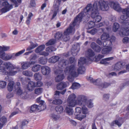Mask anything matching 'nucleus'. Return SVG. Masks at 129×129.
<instances>
[{
	"mask_svg": "<svg viewBox=\"0 0 129 129\" xmlns=\"http://www.w3.org/2000/svg\"><path fill=\"white\" fill-rule=\"evenodd\" d=\"M80 13L82 14V18L85 15V16L89 18L91 15L92 18L94 19V21L96 22H100L101 19V16L99 15V13L98 10L96 9H94L92 7L91 4H88L86 7L84 9V12H82Z\"/></svg>",
	"mask_w": 129,
	"mask_h": 129,
	"instance_id": "obj_1",
	"label": "nucleus"
},
{
	"mask_svg": "<svg viewBox=\"0 0 129 129\" xmlns=\"http://www.w3.org/2000/svg\"><path fill=\"white\" fill-rule=\"evenodd\" d=\"M82 13L79 14L75 18L72 24H71L69 27L64 31L62 36V40L63 41L66 42L68 41L70 39L69 35L70 34L74 33L75 29L74 27L76 24H78L81 21L82 17Z\"/></svg>",
	"mask_w": 129,
	"mask_h": 129,
	"instance_id": "obj_2",
	"label": "nucleus"
},
{
	"mask_svg": "<svg viewBox=\"0 0 129 129\" xmlns=\"http://www.w3.org/2000/svg\"><path fill=\"white\" fill-rule=\"evenodd\" d=\"M64 72L67 75H68L67 77L68 80L72 82L74 81V77L78 76L76 65H71L66 68Z\"/></svg>",
	"mask_w": 129,
	"mask_h": 129,
	"instance_id": "obj_3",
	"label": "nucleus"
},
{
	"mask_svg": "<svg viewBox=\"0 0 129 129\" xmlns=\"http://www.w3.org/2000/svg\"><path fill=\"white\" fill-rule=\"evenodd\" d=\"M0 65V72L4 74L13 76L17 73V71L13 70L15 68L13 65Z\"/></svg>",
	"mask_w": 129,
	"mask_h": 129,
	"instance_id": "obj_4",
	"label": "nucleus"
},
{
	"mask_svg": "<svg viewBox=\"0 0 129 129\" xmlns=\"http://www.w3.org/2000/svg\"><path fill=\"white\" fill-rule=\"evenodd\" d=\"M56 65L54 68L55 74H58L55 78V81L56 82H59L62 81L64 78V76L62 73L63 66L66 65Z\"/></svg>",
	"mask_w": 129,
	"mask_h": 129,
	"instance_id": "obj_5",
	"label": "nucleus"
},
{
	"mask_svg": "<svg viewBox=\"0 0 129 129\" xmlns=\"http://www.w3.org/2000/svg\"><path fill=\"white\" fill-rule=\"evenodd\" d=\"M108 2L103 0H100L99 2L96 1L92 5V8L98 10L100 9L102 11H107L109 8Z\"/></svg>",
	"mask_w": 129,
	"mask_h": 129,
	"instance_id": "obj_6",
	"label": "nucleus"
},
{
	"mask_svg": "<svg viewBox=\"0 0 129 129\" xmlns=\"http://www.w3.org/2000/svg\"><path fill=\"white\" fill-rule=\"evenodd\" d=\"M95 55L94 52L91 49H89L86 53V55L87 57L89 58H88V61H87L86 59L84 57H81L79 59L78 64H90L89 61H90L91 59L90 57H91Z\"/></svg>",
	"mask_w": 129,
	"mask_h": 129,
	"instance_id": "obj_7",
	"label": "nucleus"
},
{
	"mask_svg": "<svg viewBox=\"0 0 129 129\" xmlns=\"http://www.w3.org/2000/svg\"><path fill=\"white\" fill-rule=\"evenodd\" d=\"M76 98V95L74 94L70 95L68 97L67 100V106L73 107H74L76 104L77 101L75 99Z\"/></svg>",
	"mask_w": 129,
	"mask_h": 129,
	"instance_id": "obj_8",
	"label": "nucleus"
},
{
	"mask_svg": "<svg viewBox=\"0 0 129 129\" xmlns=\"http://www.w3.org/2000/svg\"><path fill=\"white\" fill-rule=\"evenodd\" d=\"M88 100L87 97L84 95L79 96L77 99V104L82 106H85Z\"/></svg>",
	"mask_w": 129,
	"mask_h": 129,
	"instance_id": "obj_9",
	"label": "nucleus"
},
{
	"mask_svg": "<svg viewBox=\"0 0 129 129\" xmlns=\"http://www.w3.org/2000/svg\"><path fill=\"white\" fill-rule=\"evenodd\" d=\"M13 54H6L4 51L0 52V58L5 60H7L13 59Z\"/></svg>",
	"mask_w": 129,
	"mask_h": 129,
	"instance_id": "obj_10",
	"label": "nucleus"
},
{
	"mask_svg": "<svg viewBox=\"0 0 129 129\" xmlns=\"http://www.w3.org/2000/svg\"><path fill=\"white\" fill-rule=\"evenodd\" d=\"M37 58V55L36 54L32 55L30 57V61L29 62H22L21 63V64H34L36 63V62L35 60Z\"/></svg>",
	"mask_w": 129,
	"mask_h": 129,
	"instance_id": "obj_11",
	"label": "nucleus"
},
{
	"mask_svg": "<svg viewBox=\"0 0 129 129\" xmlns=\"http://www.w3.org/2000/svg\"><path fill=\"white\" fill-rule=\"evenodd\" d=\"M3 5L4 7L1 10V11L3 13L9 11L12 8V5L9 4L7 2H3Z\"/></svg>",
	"mask_w": 129,
	"mask_h": 129,
	"instance_id": "obj_12",
	"label": "nucleus"
},
{
	"mask_svg": "<svg viewBox=\"0 0 129 129\" xmlns=\"http://www.w3.org/2000/svg\"><path fill=\"white\" fill-rule=\"evenodd\" d=\"M54 9L51 11L50 13H53L51 19L52 20L56 16L59 10V4H54L53 6Z\"/></svg>",
	"mask_w": 129,
	"mask_h": 129,
	"instance_id": "obj_13",
	"label": "nucleus"
},
{
	"mask_svg": "<svg viewBox=\"0 0 129 129\" xmlns=\"http://www.w3.org/2000/svg\"><path fill=\"white\" fill-rule=\"evenodd\" d=\"M115 40V38L114 36L111 37L110 40H107L104 41L103 44V46L104 47H110L112 45V42H114Z\"/></svg>",
	"mask_w": 129,
	"mask_h": 129,
	"instance_id": "obj_14",
	"label": "nucleus"
},
{
	"mask_svg": "<svg viewBox=\"0 0 129 129\" xmlns=\"http://www.w3.org/2000/svg\"><path fill=\"white\" fill-rule=\"evenodd\" d=\"M110 5L111 8H113L116 11L120 12L121 10V8L117 3L111 2L110 3Z\"/></svg>",
	"mask_w": 129,
	"mask_h": 129,
	"instance_id": "obj_15",
	"label": "nucleus"
},
{
	"mask_svg": "<svg viewBox=\"0 0 129 129\" xmlns=\"http://www.w3.org/2000/svg\"><path fill=\"white\" fill-rule=\"evenodd\" d=\"M78 76L79 74H83L85 73L86 69L83 65H76Z\"/></svg>",
	"mask_w": 129,
	"mask_h": 129,
	"instance_id": "obj_16",
	"label": "nucleus"
},
{
	"mask_svg": "<svg viewBox=\"0 0 129 129\" xmlns=\"http://www.w3.org/2000/svg\"><path fill=\"white\" fill-rule=\"evenodd\" d=\"M41 71L42 74L44 75H48L51 72L50 69L46 66H43L41 68Z\"/></svg>",
	"mask_w": 129,
	"mask_h": 129,
	"instance_id": "obj_17",
	"label": "nucleus"
},
{
	"mask_svg": "<svg viewBox=\"0 0 129 129\" xmlns=\"http://www.w3.org/2000/svg\"><path fill=\"white\" fill-rule=\"evenodd\" d=\"M97 85L99 86L100 88L101 89L106 88L111 85V83L106 82H102L101 80L100 83H98Z\"/></svg>",
	"mask_w": 129,
	"mask_h": 129,
	"instance_id": "obj_18",
	"label": "nucleus"
},
{
	"mask_svg": "<svg viewBox=\"0 0 129 129\" xmlns=\"http://www.w3.org/2000/svg\"><path fill=\"white\" fill-rule=\"evenodd\" d=\"M48 100L50 103L54 105H60L62 104V100L59 99H55L53 100L51 99H49Z\"/></svg>",
	"mask_w": 129,
	"mask_h": 129,
	"instance_id": "obj_19",
	"label": "nucleus"
},
{
	"mask_svg": "<svg viewBox=\"0 0 129 129\" xmlns=\"http://www.w3.org/2000/svg\"><path fill=\"white\" fill-rule=\"evenodd\" d=\"M79 50V46L74 45L71 50L72 55L73 56L76 55L78 52Z\"/></svg>",
	"mask_w": 129,
	"mask_h": 129,
	"instance_id": "obj_20",
	"label": "nucleus"
},
{
	"mask_svg": "<svg viewBox=\"0 0 129 129\" xmlns=\"http://www.w3.org/2000/svg\"><path fill=\"white\" fill-rule=\"evenodd\" d=\"M35 83L33 81H30L28 82L27 86V89L29 91L33 90L35 86Z\"/></svg>",
	"mask_w": 129,
	"mask_h": 129,
	"instance_id": "obj_21",
	"label": "nucleus"
},
{
	"mask_svg": "<svg viewBox=\"0 0 129 129\" xmlns=\"http://www.w3.org/2000/svg\"><path fill=\"white\" fill-rule=\"evenodd\" d=\"M76 60L75 58L73 57L70 58L69 59V61L68 60H66L64 59H63L62 61V63L63 64H67L68 63L72 64V63H75Z\"/></svg>",
	"mask_w": 129,
	"mask_h": 129,
	"instance_id": "obj_22",
	"label": "nucleus"
},
{
	"mask_svg": "<svg viewBox=\"0 0 129 129\" xmlns=\"http://www.w3.org/2000/svg\"><path fill=\"white\" fill-rule=\"evenodd\" d=\"M114 59L113 57H109L103 59L100 61V63L102 64H109L110 63V61Z\"/></svg>",
	"mask_w": 129,
	"mask_h": 129,
	"instance_id": "obj_23",
	"label": "nucleus"
},
{
	"mask_svg": "<svg viewBox=\"0 0 129 129\" xmlns=\"http://www.w3.org/2000/svg\"><path fill=\"white\" fill-rule=\"evenodd\" d=\"M15 82L13 81H10L7 86L8 90L10 92L11 91L14 87Z\"/></svg>",
	"mask_w": 129,
	"mask_h": 129,
	"instance_id": "obj_24",
	"label": "nucleus"
},
{
	"mask_svg": "<svg viewBox=\"0 0 129 129\" xmlns=\"http://www.w3.org/2000/svg\"><path fill=\"white\" fill-rule=\"evenodd\" d=\"M59 57L58 56H53L49 58L48 61L51 63H54L58 61Z\"/></svg>",
	"mask_w": 129,
	"mask_h": 129,
	"instance_id": "obj_25",
	"label": "nucleus"
},
{
	"mask_svg": "<svg viewBox=\"0 0 129 129\" xmlns=\"http://www.w3.org/2000/svg\"><path fill=\"white\" fill-rule=\"evenodd\" d=\"M7 119L5 116H3L0 118V127L1 128L3 127V125L7 122Z\"/></svg>",
	"mask_w": 129,
	"mask_h": 129,
	"instance_id": "obj_26",
	"label": "nucleus"
},
{
	"mask_svg": "<svg viewBox=\"0 0 129 129\" xmlns=\"http://www.w3.org/2000/svg\"><path fill=\"white\" fill-rule=\"evenodd\" d=\"M72 107L67 106L65 108L64 111L69 115H71L73 114V111Z\"/></svg>",
	"mask_w": 129,
	"mask_h": 129,
	"instance_id": "obj_27",
	"label": "nucleus"
},
{
	"mask_svg": "<svg viewBox=\"0 0 129 129\" xmlns=\"http://www.w3.org/2000/svg\"><path fill=\"white\" fill-rule=\"evenodd\" d=\"M88 80L90 82L93 83L95 85H97L98 83H100L101 81V79H98L96 80H93L92 77H89L88 79Z\"/></svg>",
	"mask_w": 129,
	"mask_h": 129,
	"instance_id": "obj_28",
	"label": "nucleus"
},
{
	"mask_svg": "<svg viewBox=\"0 0 129 129\" xmlns=\"http://www.w3.org/2000/svg\"><path fill=\"white\" fill-rule=\"evenodd\" d=\"M112 48L109 47L108 48H103L102 51V53L103 54H107L109 53L112 50Z\"/></svg>",
	"mask_w": 129,
	"mask_h": 129,
	"instance_id": "obj_29",
	"label": "nucleus"
},
{
	"mask_svg": "<svg viewBox=\"0 0 129 129\" xmlns=\"http://www.w3.org/2000/svg\"><path fill=\"white\" fill-rule=\"evenodd\" d=\"M45 47L44 45H41L37 48L35 50V52L36 53H40L41 51L44 49Z\"/></svg>",
	"mask_w": 129,
	"mask_h": 129,
	"instance_id": "obj_30",
	"label": "nucleus"
},
{
	"mask_svg": "<svg viewBox=\"0 0 129 129\" xmlns=\"http://www.w3.org/2000/svg\"><path fill=\"white\" fill-rule=\"evenodd\" d=\"M41 68L40 65H34L32 67L31 70L33 72H36L39 71Z\"/></svg>",
	"mask_w": 129,
	"mask_h": 129,
	"instance_id": "obj_31",
	"label": "nucleus"
},
{
	"mask_svg": "<svg viewBox=\"0 0 129 129\" xmlns=\"http://www.w3.org/2000/svg\"><path fill=\"white\" fill-rule=\"evenodd\" d=\"M122 12L123 14L126 15L127 17L129 18V5L127 8L123 9Z\"/></svg>",
	"mask_w": 129,
	"mask_h": 129,
	"instance_id": "obj_32",
	"label": "nucleus"
},
{
	"mask_svg": "<svg viewBox=\"0 0 129 129\" xmlns=\"http://www.w3.org/2000/svg\"><path fill=\"white\" fill-rule=\"evenodd\" d=\"M120 122H119L117 120H115L114 121H113L112 123L111 124V125L112 126H113L114 124H116L118 125L119 126H121L122 124V123L123 122V118L121 119V121H119Z\"/></svg>",
	"mask_w": 129,
	"mask_h": 129,
	"instance_id": "obj_33",
	"label": "nucleus"
},
{
	"mask_svg": "<svg viewBox=\"0 0 129 129\" xmlns=\"http://www.w3.org/2000/svg\"><path fill=\"white\" fill-rule=\"evenodd\" d=\"M22 73L25 76L28 77H32L33 76V73L31 71L26 70L23 71Z\"/></svg>",
	"mask_w": 129,
	"mask_h": 129,
	"instance_id": "obj_34",
	"label": "nucleus"
},
{
	"mask_svg": "<svg viewBox=\"0 0 129 129\" xmlns=\"http://www.w3.org/2000/svg\"><path fill=\"white\" fill-rule=\"evenodd\" d=\"M35 80H40L42 79L41 75L39 73H36L34 75Z\"/></svg>",
	"mask_w": 129,
	"mask_h": 129,
	"instance_id": "obj_35",
	"label": "nucleus"
},
{
	"mask_svg": "<svg viewBox=\"0 0 129 129\" xmlns=\"http://www.w3.org/2000/svg\"><path fill=\"white\" fill-rule=\"evenodd\" d=\"M46 106L43 104H40L38 105L37 110L39 112H40L46 109Z\"/></svg>",
	"mask_w": 129,
	"mask_h": 129,
	"instance_id": "obj_36",
	"label": "nucleus"
},
{
	"mask_svg": "<svg viewBox=\"0 0 129 129\" xmlns=\"http://www.w3.org/2000/svg\"><path fill=\"white\" fill-rule=\"evenodd\" d=\"M66 91V89H65L62 91H56L54 95L57 96V97L58 98H60V94L62 95L64 94Z\"/></svg>",
	"mask_w": 129,
	"mask_h": 129,
	"instance_id": "obj_37",
	"label": "nucleus"
},
{
	"mask_svg": "<svg viewBox=\"0 0 129 129\" xmlns=\"http://www.w3.org/2000/svg\"><path fill=\"white\" fill-rule=\"evenodd\" d=\"M109 37V36L108 34L104 33L101 36V38L102 40H105L108 39Z\"/></svg>",
	"mask_w": 129,
	"mask_h": 129,
	"instance_id": "obj_38",
	"label": "nucleus"
},
{
	"mask_svg": "<svg viewBox=\"0 0 129 129\" xmlns=\"http://www.w3.org/2000/svg\"><path fill=\"white\" fill-rule=\"evenodd\" d=\"M55 110L58 113H60L63 112V109L62 106H58L55 108Z\"/></svg>",
	"mask_w": 129,
	"mask_h": 129,
	"instance_id": "obj_39",
	"label": "nucleus"
},
{
	"mask_svg": "<svg viewBox=\"0 0 129 129\" xmlns=\"http://www.w3.org/2000/svg\"><path fill=\"white\" fill-rule=\"evenodd\" d=\"M39 62L40 63L42 64H45L47 62V59L44 58V57L40 58L39 59Z\"/></svg>",
	"mask_w": 129,
	"mask_h": 129,
	"instance_id": "obj_40",
	"label": "nucleus"
},
{
	"mask_svg": "<svg viewBox=\"0 0 129 129\" xmlns=\"http://www.w3.org/2000/svg\"><path fill=\"white\" fill-rule=\"evenodd\" d=\"M25 49H24L18 52L17 53L15 54L14 53L12 54L14 55L13 56V59H14L15 58V56L17 57L18 56H19L20 55L22 54L25 52Z\"/></svg>",
	"mask_w": 129,
	"mask_h": 129,
	"instance_id": "obj_41",
	"label": "nucleus"
},
{
	"mask_svg": "<svg viewBox=\"0 0 129 129\" xmlns=\"http://www.w3.org/2000/svg\"><path fill=\"white\" fill-rule=\"evenodd\" d=\"M62 33L61 32H57L55 35V38L56 40L60 39L62 36Z\"/></svg>",
	"mask_w": 129,
	"mask_h": 129,
	"instance_id": "obj_42",
	"label": "nucleus"
},
{
	"mask_svg": "<svg viewBox=\"0 0 129 129\" xmlns=\"http://www.w3.org/2000/svg\"><path fill=\"white\" fill-rule=\"evenodd\" d=\"M33 15V14L31 13H30L28 14V16L27 18V20L26 21V23L27 25H29L30 24L31 17H32Z\"/></svg>",
	"mask_w": 129,
	"mask_h": 129,
	"instance_id": "obj_43",
	"label": "nucleus"
},
{
	"mask_svg": "<svg viewBox=\"0 0 129 129\" xmlns=\"http://www.w3.org/2000/svg\"><path fill=\"white\" fill-rule=\"evenodd\" d=\"M56 48L53 46H50L46 48V51L50 52L56 50Z\"/></svg>",
	"mask_w": 129,
	"mask_h": 129,
	"instance_id": "obj_44",
	"label": "nucleus"
},
{
	"mask_svg": "<svg viewBox=\"0 0 129 129\" xmlns=\"http://www.w3.org/2000/svg\"><path fill=\"white\" fill-rule=\"evenodd\" d=\"M119 28V24L117 23H114L113 27V30L114 32L116 31Z\"/></svg>",
	"mask_w": 129,
	"mask_h": 129,
	"instance_id": "obj_45",
	"label": "nucleus"
},
{
	"mask_svg": "<svg viewBox=\"0 0 129 129\" xmlns=\"http://www.w3.org/2000/svg\"><path fill=\"white\" fill-rule=\"evenodd\" d=\"M43 91V89L42 88H37L35 90V93L39 95Z\"/></svg>",
	"mask_w": 129,
	"mask_h": 129,
	"instance_id": "obj_46",
	"label": "nucleus"
},
{
	"mask_svg": "<svg viewBox=\"0 0 129 129\" xmlns=\"http://www.w3.org/2000/svg\"><path fill=\"white\" fill-rule=\"evenodd\" d=\"M20 97L23 99H27L28 97V94L27 92H23L20 96Z\"/></svg>",
	"mask_w": 129,
	"mask_h": 129,
	"instance_id": "obj_47",
	"label": "nucleus"
},
{
	"mask_svg": "<svg viewBox=\"0 0 129 129\" xmlns=\"http://www.w3.org/2000/svg\"><path fill=\"white\" fill-rule=\"evenodd\" d=\"M56 42V40L53 39L49 40L48 42L46 43L45 45L46 46H48L54 44Z\"/></svg>",
	"mask_w": 129,
	"mask_h": 129,
	"instance_id": "obj_48",
	"label": "nucleus"
},
{
	"mask_svg": "<svg viewBox=\"0 0 129 129\" xmlns=\"http://www.w3.org/2000/svg\"><path fill=\"white\" fill-rule=\"evenodd\" d=\"M87 102L85 104V106H87L89 108H91L93 106V104L91 100H88Z\"/></svg>",
	"mask_w": 129,
	"mask_h": 129,
	"instance_id": "obj_49",
	"label": "nucleus"
},
{
	"mask_svg": "<svg viewBox=\"0 0 129 129\" xmlns=\"http://www.w3.org/2000/svg\"><path fill=\"white\" fill-rule=\"evenodd\" d=\"M38 105H34L32 106L30 109V112H34L37 109Z\"/></svg>",
	"mask_w": 129,
	"mask_h": 129,
	"instance_id": "obj_50",
	"label": "nucleus"
},
{
	"mask_svg": "<svg viewBox=\"0 0 129 129\" xmlns=\"http://www.w3.org/2000/svg\"><path fill=\"white\" fill-rule=\"evenodd\" d=\"M37 44H34L33 43L31 44L30 46L27 48L26 49L27 51H29L32 49L38 46Z\"/></svg>",
	"mask_w": 129,
	"mask_h": 129,
	"instance_id": "obj_51",
	"label": "nucleus"
},
{
	"mask_svg": "<svg viewBox=\"0 0 129 129\" xmlns=\"http://www.w3.org/2000/svg\"><path fill=\"white\" fill-rule=\"evenodd\" d=\"M80 87V84L77 83H75L72 84V88L73 89H75Z\"/></svg>",
	"mask_w": 129,
	"mask_h": 129,
	"instance_id": "obj_52",
	"label": "nucleus"
},
{
	"mask_svg": "<svg viewBox=\"0 0 129 129\" xmlns=\"http://www.w3.org/2000/svg\"><path fill=\"white\" fill-rule=\"evenodd\" d=\"M6 82L4 81H0V88H4L6 86Z\"/></svg>",
	"mask_w": 129,
	"mask_h": 129,
	"instance_id": "obj_53",
	"label": "nucleus"
},
{
	"mask_svg": "<svg viewBox=\"0 0 129 129\" xmlns=\"http://www.w3.org/2000/svg\"><path fill=\"white\" fill-rule=\"evenodd\" d=\"M82 113L83 114L85 115L88 113V109L85 106H82Z\"/></svg>",
	"mask_w": 129,
	"mask_h": 129,
	"instance_id": "obj_54",
	"label": "nucleus"
},
{
	"mask_svg": "<svg viewBox=\"0 0 129 129\" xmlns=\"http://www.w3.org/2000/svg\"><path fill=\"white\" fill-rule=\"evenodd\" d=\"M119 35L120 36L122 35L128 36L129 35V29L126 31H123L122 32H120Z\"/></svg>",
	"mask_w": 129,
	"mask_h": 129,
	"instance_id": "obj_55",
	"label": "nucleus"
},
{
	"mask_svg": "<svg viewBox=\"0 0 129 129\" xmlns=\"http://www.w3.org/2000/svg\"><path fill=\"white\" fill-rule=\"evenodd\" d=\"M88 28H91L93 27L95 25L94 21H91L88 22Z\"/></svg>",
	"mask_w": 129,
	"mask_h": 129,
	"instance_id": "obj_56",
	"label": "nucleus"
},
{
	"mask_svg": "<svg viewBox=\"0 0 129 129\" xmlns=\"http://www.w3.org/2000/svg\"><path fill=\"white\" fill-rule=\"evenodd\" d=\"M77 119L80 120H82L83 119L85 118L86 117V115H79V114H76Z\"/></svg>",
	"mask_w": 129,
	"mask_h": 129,
	"instance_id": "obj_57",
	"label": "nucleus"
},
{
	"mask_svg": "<svg viewBox=\"0 0 129 129\" xmlns=\"http://www.w3.org/2000/svg\"><path fill=\"white\" fill-rule=\"evenodd\" d=\"M10 48L9 46H0V52L1 51H7Z\"/></svg>",
	"mask_w": 129,
	"mask_h": 129,
	"instance_id": "obj_58",
	"label": "nucleus"
},
{
	"mask_svg": "<svg viewBox=\"0 0 129 129\" xmlns=\"http://www.w3.org/2000/svg\"><path fill=\"white\" fill-rule=\"evenodd\" d=\"M97 30L96 29L94 28L91 30H88L87 32L92 35H94L97 33Z\"/></svg>",
	"mask_w": 129,
	"mask_h": 129,
	"instance_id": "obj_59",
	"label": "nucleus"
},
{
	"mask_svg": "<svg viewBox=\"0 0 129 129\" xmlns=\"http://www.w3.org/2000/svg\"><path fill=\"white\" fill-rule=\"evenodd\" d=\"M51 117L55 121L58 120L60 117L59 115L54 114H52Z\"/></svg>",
	"mask_w": 129,
	"mask_h": 129,
	"instance_id": "obj_60",
	"label": "nucleus"
},
{
	"mask_svg": "<svg viewBox=\"0 0 129 129\" xmlns=\"http://www.w3.org/2000/svg\"><path fill=\"white\" fill-rule=\"evenodd\" d=\"M122 65H115L114 67V70L115 71L119 70L122 68Z\"/></svg>",
	"mask_w": 129,
	"mask_h": 129,
	"instance_id": "obj_61",
	"label": "nucleus"
},
{
	"mask_svg": "<svg viewBox=\"0 0 129 129\" xmlns=\"http://www.w3.org/2000/svg\"><path fill=\"white\" fill-rule=\"evenodd\" d=\"M19 111V110L18 109H17L15 111H14L11 114V115L9 116V118H11V117L18 114Z\"/></svg>",
	"mask_w": 129,
	"mask_h": 129,
	"instance_id": "obj_62",
	"label": "nucleus"
},
{
	"mask_svg": "<svg viewBox=\"0 0 129 129\" xmlns=\"http://www.w3.org/2000/svg\"><path fill=\"white\" fill-rule=\"evenodd\" d=\"M14 88L15 90L18 89H21L20 84L19 82H17L15 83V85L14 86Z\"/></svg>",
	"mask_w": 129,
	"mask_h": 129,
	"instance_id": "obj_63",
	"label": "nucleus"
},
{
	"mask_svg": "<svg viewBox=\"0 0 129 129\" xmlns=\"http://www.w3.org/2000/svg\"><path fill=\"white\" fill-rule=\"evenodd\" d=\"M75 114H79L81 113L82 112V109L81 108L77 107L75 108Z\"/></svg>",
	"mask_w": 129,
	"mask_h": 129,
	"instance_id": "obj_64",
	"label": "nucleus"
}]
</instances>
